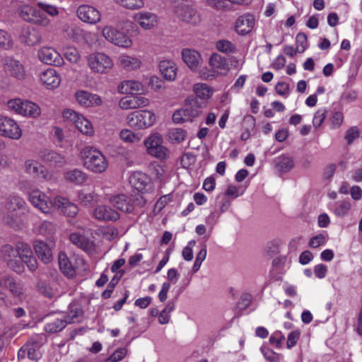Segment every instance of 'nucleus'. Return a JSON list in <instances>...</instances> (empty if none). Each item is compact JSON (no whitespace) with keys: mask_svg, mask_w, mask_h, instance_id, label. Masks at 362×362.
I'll return each mask as SVG.
<instances>
[{"mask_svg":"<svg viewBox=\"0 0 362 362\" xmlns=\"http://www.w3.org/2000/svg\"><path fill=\"white\" fill-rule=\"evenodd\" d=\"M0 135L11 139L18 140L22 136V130L18 124L6 116H0Z\"/></svg>","mask_w":362,"mask_h":362,"instance_id":"obj_14","label":"nucleus"},{"mask_svg":"<svg viewBox=\"0 0 362 362\" xmlns=\"http://www.w3.org/2000/svg\"><path fill=\"white\" fill-rule=\"evenodd\" d=\"M40 80L49 89L57 88L61 83V76L57 71L49 68L40 74Z\"/></svg>","mask_w":362,"mask_h":362,"instance_id":"obj_25","label":"nucleus"},{"mask_svg":"<svg viewBox=\"0 0 362 362\" xmlns=\"http://www.w3.org/2000/svg\"><path fill=\"white\" fill-rule=\"evenodd\" d=\"M7 106L11 111L24 117L37 118L41 114V109L38 105L21 98L8 100Z\"/></svg>","mask_w":362,"mask_h":362,"instance_id":"obj_6","label":"nucleus"},{"mask_svg":"<svg viewBox=\"0 0 362 362\" xmlns=\"http://www.w3.org/2000/svg\"><path fill=\"white\" fill-rule=\"evenodd\" d=\"M163 136L159 133L151 134L144 141L147 152L151 156L160 160L168 157V150L163 145Z\"/></svg>","mask_w":362,"mask_h":362,"instance_id":"obj_9","label":"nucleus"},{"mask_svg":"<svg viewBox=\"0 0 362 362\" xmlns=\"http://www.w3.org/2000/svg\"><path fill=\"white\" fill-rule=\"evenodd\" d=\"M216 49L224 54H233L237 52L236 46L228 40H220L216 42Z\"/></svg>","mask_w":362,"mask_h":362,"instance_id":"obj_46","label":"nucleus"},{"mask_svg":"<svg viewBox=\"0 0 362 362\" xmlns=\"http://www.w3.org/2000/svg\"><path fill=\"white\" fill-rule=\"evenodd\" d=\"M70 241L86 252L91 250L93 243L86 238L78 233H73L69 235Z\"/></svg>","mask_w":362,"mask_h":362,"instance_id":"obj_40","label":"nucleus"},{"mask_svg":"<svg viewBox=\"0 0 362 362\" xmlns=\"http://www.w3.org/2000/svg\"><path fill=\"white\" fill-rule=\"evenodd\" d=\"M37 54L39 59L46 64L59 66L64 64L62 56L52 47H43L39 49Z\"/></svg>","mask_w":362,"mask_h":362,"instance_id":"obj_16","label":"nucleus"},{"mask_svg":"<svg viewBox=\"0 0 362 362\" xmlns=\"http://www.w3.org/2000/svg\"><path fill=\"white\" fill-rule=\"evenodd\" d=\"M35 341H29L26 343L18 353V357L23 358L27 354L30 360H37L40 357V353L35 349Z\"/></svg>","mask_w":362,"mask_h":362,"instance_id":"obj_38","label":"nucleus"},{"mask_svg":"<svg viewBox=\"0 0 362 362\" xmlns=\"http://www.w3.org/2000/svg\"><path fill=\"white\" fill-rule=\"evenodd\" d=\"M108 201L117 210L129 214L146 204L145 198L139 193L131 197L124 194H112L108 197Z\"/></svg>","mask_w":362,"mask_h":362,"instance_id":"obj_5","label":"nucleus"},{"mask_svg":"<svg viewBox=\"0 0 362 362\" xmlns=\"http://www.w3.org/2000/svg\"><path fill=\"white\" fill-rule=\"evenodd\" d=\"M187 136V131L181 128H171L168 132V138L173 144H180L184 141Z\"/></svg>","mask_w":362,"mask_h":362,"instance_id":"obj_42","label":"nucleus"},{"mask_svg":"<svg viewBox=\"0 0 362 362\" xmlns=\"http://www.w3.org/2000/svg\"><path fill=\"white\" fill-rule=\"evenodd\" d=\"M1 253L6 262L7 259L20 257L30 271L33 272L37 268V262L27 243H18L15 248L10 245H5L2 247Z\"/></svg>","mask_w":362,"mask_h":362,"instance_id":"obj_2","label":"nucleus"},{"mask_svg":"<svg viewBox=\"0 0 362 362\" xmlns=\"http://www.w3.org/2000/svg\"><path fill=\"white\" fill-rule=\"evenodd\" d=\"M66 325L67 323L63 317L57 318L54 321L47 324L45 326V330L50 333L57 332L62 330Z\"/></svg>","mask_w":362,"mask_h":362,"instance_id":"obj_48","label":"nucleus"},{"mask_svg":"<svg viewBox=\"0 0 362 362\" xmlns=\"http://www.w3.org/2000/svg\"><path fill=\"white\" fill-rule=\"evenodd\" d=\"M119 65L126 71H134L139 69L141 61L136 57L122 54L118 59Z\"/></svg>","mask_w":362,"mask_h":362,"instance_id":"obj_34","label":"nucleus"},{"mask_svg":"<svg viewBox=\"0 0 362 362\" xmlns=\"http://www.w3.org/2000/svg\"><path fill=\"white\" fill-rule=\"evenodd\" d=\"M37 6L40 8V10L42 12L44 13H46L52 17H55L59 14L58 8L54 5L45 4L43 2H38Z\"/></svg>","mask_w":362,"mask_h":362,"instance_id":"obj_56","label":"nucleus"},{"mask_svg":"<svg viewBox=\"0 0 362 362\" xmlns=\"http://www.w3.org/2000/svg\"><path fill=\"white\" fill-rule=\"evenodd\" d=\"M63 117L71 122H72L76 127L83 134L86 136H93L94 134V129L91 122L87 119L83 115L78 113L77 112L66 109L63 112Z\"/></svg>","mask_w":362,"mask_h":362,"instance_id":"obj_12","label":"nucleus"},{"mask_svg":"<svg viewBox=\"0 0 362 362\" xmlns=\"http://www.w3.org/2000/svg\"><path fill=\"white\" fill-rule=\"evenodd\" d=\"M12 46L11 36L4 30H0V47L8 49Z\"/></svg>","mask_w":362,"mask_h":362,"instance_id":"obj_61","label":"nucleus"},{"mask_svg":"<svg viewBox=\"0 0 362 362\" xmlns=\"http://www.w3.org/2000/svg\"><path fill=\"white\" fill-rule=\"evenodd\" d=\"M93 216L99 221H115L119 214L107 205H99L94 209Z\"/></svg>","mask_w":362,"mask_h":362,"instance_id":"obj_24","label":"nucleus"},{"mask_svg":"<svg viewBox=\"0 0 362 362\" xmlns=\"http://www.w3.org/2000/svg\"><path fill=\"white\" fill-rule=\"evenodd\" d=\"M83 313L81 306L77 303H73L69 305L67 315L63 318L67 324L76 323L81 321Z\"/></svg>","mask_w":362,"mask_h":362,"instance_id":"obj_37","label":"nucleus"},{"mask_svg":"<svg viewBox=\"0 0 362 362\" xmlns=\"http://www.w3.org/2000/svg\"><path fill=\"white\" fill-rule=\"evenodd\" d=\"M59 267L61 272L67 277L72 278L76 275L75 267L71 264L66 255L62 252L59 254Z\"/></svg>","mask_w":362,"mask_h":362,"instance_id":"obj_36","label":"nucleus"},{"mask_svg":"<svg viewBox=\"0 0 362 362\" xmlns=\"http://www.w3.org/2000/svg\"><path fill=\"white\" fill-rule=\"evenodd\" d=\"M274 347L270 342L269 341V344H264L261 348V351L264 355V358L272 362L278 361L280 358V356L278 354L274 352L272 348Z\"/></svg>","mask_w":362,"mask_h":362,"instance_id":"obj_51","label":"nucleus"},{"mask_svg":"<svg viewBox=\"0 0 362 362\" xmlns=\"http://www.w3.org/2000/svg\"><path fill=\"white\" fill-rule=\"evenodd\" d=\"M54 205L56 209L60 210L62 214L67 216L74 217L78 212V208L76 204L61 196H57L54 198Z\"/></svg>","mask_w":362,"mask_h":362,"instance_id":"obj_21","label":"nucleus"},{"mask_svg":"<svg viewBox=\"0 0 362 362\" xmlns=\"http://www.w3.org/2000/svg\"><path fill=\"white\" fill-rule=\"evenodd\" d=\"M351 208V204L349 201H342L337 203L336 207L334 209V213L339 217H344L349 214Z\"/></svg>","mask_w":362,"mask_h":362,"instance_id":"obj_52","label":"nucleus"},{"mask_svg":"<svg viewBox=\"0 0 362 362\" xmlns=\"http://www.w3.org/2000/svg\"><path fill=\"white\" fill-rule=\"evenodd\" d=\"M19 15L24 21L40 26L47 27L50 23V21L45 13L40 9L28 5L21 8Z\"/></svg>","mask_w":362,"mask_h":362,"instance_id":"obj_11","label":"nucleus"},{"mask_svg":"<svg viewBox=\"0 0 362 362\" xmlns=\"http://www.w3.org/2000/svg\"><path fill=\"white\" fill-rule=\"evenodd\" d=\"M189 103L184 108L175 111L173 115V120L175 123L192 121L202 113V106L197 98L187 100Z\"/></svg>","mask_w":362,"mask_h":362,"instance_id":"obj_8","label":"nucleus"},{"mask_svg":"<svg viewBox=\"0 0 362 362\" xmlns=\"http://www.w3.org/2000/svg\"><path fill=\"white\" fill-rule=\"evenodd\" d=\"M112 43L117 46L124 48L130 47L133 44L132 40L130 39V37L122 32L117 33Z\"/></svg>","mask_w":362,"mask_h":362,"instance_id":"obj_50","label":"nucleus"},{"mask_svg":"<svg viewBox=\"0 0 362 362\" xmlns=\"http://www.w3.org/2000/svg\"><path fill=\"white\" fill-rule=\"evenodd\" d=\"M24 168L25 172L33 177L46 178V172L44 166L37 160L28 159L25 161Z\"/></svg>","mask_w":362,"mask_h":362,"instance_id":"obj_31","label":"nucleus"},{"mask_svg":"<svg viewBox=\"0 0 362 362\" xmlns=\"http://www.w3.org/2000/svg\"><path fill=\"white\" fill-rule=\"evenodd\" d=\"M120 139L126 143H136L141 141V136L138 134H135L130 129H124L120 132Z\"/></svg>","mask_w":362,"mask_h":362,"instance_id":"obj_47","label":"nucleus"},{"mask_svg":"<svg viewBox=\"0 0 362 362\" xmlns=\"http://www.w3.org/2000/svg\"><path fill=\"white\" fill-rule=\"evenodd\" d=\"M34 249L38 258L44 263H49L53 259L51 247L42 240H36Z\"/></svg>","mask_w":362,"mask_h":362,"instance_id":"obj_30","label":"nucleus"},{"mask_svg":"<svg viewBox=\"0 0 362 362\" xmlns=\"http://www.w3.org/2000/svg\"><path fill=\"white\" fill-rule=\"evenodd\" d=\"M308 46V39L305 34L299 33L296 35V47L298 52L303 53Z\"/></svg>","mask_w":362,"mask_h":362,"instance_id":"obj_59","label":"nucleus"},{"mask_svg":"<svg viewBox=\"0 0 362 362\" xmlns=\"http://www.w3.org/2000/svg\"><path fill=\"white\" fill-rule=\"evenodd\" d=\"M24 261L20 257L15 259H7L8 266L16 273H22L24 271Z\"/></svg>","mask_w":362,"mask_h":362,"instance_id":"obj_54","label":"nucleus"},{"mask_svg":"<svg viewBox=\"0 0 362 362\" xmlns=\"http://www.w3.org/2000/svg\"><path fill=\"white\" fill-rule=\"evenodd\" d=\"M115 1L123 8L132 10L139 9L144 6V0H115Z\"/></svg>","mask_w":362,"mask_h":362,"instance_id":"obj_49","label":"nucleus"},{"mask_svg":"<svg viewBox=\"0 0 362 362\" xmlns=\"http://www.w3.org/2000/svg\"><path fill=\"white\" fill-rule=\"evenodd\" d=\"M28 209L23 198L18 195H11L4 203L2 221L13 229H20L23 226L22 217L28 212Z\"/></svg>","mask_w":362,"mask_h":362,"instance_id":"obj_1","label":"nucleus"},{"mask_svg":"<svg viewBox=\"0 0 362 362\" xmlns=\"http://www.w3.org/2000/svg\"><path fill=\"white\" fill-rule=\"evenodd\" d=\"M360 136V132L356 127H352L349 128L345 136L348 144H351L354 141Z\"/></svg>","mask_w":362,"mask_h":362,"instance_id":"obj_62","label":"nucleus"},{"mask_svg":"<svg viewBox=\"0 0 362 362\" xmlns=\"http://www.w3.org/2000/svg\"><path fill=\"white\" fill-rule=\"evenodd\" d=\"M195 156L191 153H185L181 158L180 163L183 168H187L194 164Z\"/></svg>","mask_w":362,"mask_h":362,"instance_id":"obj_63","label":"nucleus"},{"mask_svg":"<svg viewBox=\"0 0 362 362\" xmlns=\"http://www.w3.org/2000/svg\"><path fill=\"white\" fill-rule=\"evenodd\" d=\"M159 70L162 76L168 81H174L177 76V67L170 60H163L159 63Z\"/></svg>","mask_w":362,"mask_h":362,"instance_id":"obj_29","label":"nucleus"},{"mask_svg":"<svg viewBox=\"0 0 362 362\" xmlns=\"http://www.w3.org/2000/svg\"><path fill=\"white\" fill-rule=\"evenodd\" d=\"M170 9L181 21L197 25L201 16L190 0H170Z\"/></svg>","mask_w":362,"mask_h":362,"instance_id":"obj_3","label":"nucleus"},{"mask_svg":"<svg viewBox=\"0 0 362 362\" xmlns=\"http://www.w3.org/2000/svg\"><path fill=\"white\" fill-rule=\"evenodd\" d=\"M64 56L71 63H77L80 59V54L76 48L69 47L64 49Z\"/></svg>","mask_w":362,"mask_h":362,"instance_id":"obj_57","label":"nucleus"},{"mask_svg":"<svg viewBox=\"0 0 362 362\" xmlns=\"http://www.w3.org/2000/svg\"><path fill=\"white\" fill-rule=\"evenodd\" d=\"M143 83L136 80H126L118 86V90L122 94H135L144 91Z\"/></svg>","mask_w":362,"mask_h":362,"instance_id":"obj_33","label":"nucleus"},{"mask_svg":"<svg viewBox=\"0 0 362 362\" xmlns=\"http://www.w3.org/2000/svg\"><path fill=\"white\" fill-rule=\"evenodd\" d=\"M80 155L83 160L84 166L93 173H102L108 167L105 156L101 151L92 146H86L82 148Z\"/></svg>","mask_w":362,"mask_h":362,"instance_id":"obj_4","label":"nucleus"},{"mask_svg":"<svg viewBox=\"0 0 362 362\" xmlns=\"http://www.w3.org/2000/svg\"><path fill=\"white\" fill-rule=\"evenodd\" d=\"M3 66L6 74L18 80L24 78L25 70L18 61L11 57H6L3 59Z\"/></svg>","mask_w":362,"mask_h":362,"instance_id":"obj_20","label":"nucleus"},{"mask_svg":"<svg viewBox=\"0 0 362 362\" xmlns=\"http://www.w3.org/2000/svg\"><path fill=\"white\" fill-rule=\"evenodd\" d=\"M28 200L36 209L44 214H49L54 205V202L45 192L36 189L28 193Z\"/></svg>","mask_w":362,"mask_h":362,"instance_id":"obj_13","label":"nucleus"},{"mask_svg":"<svg viewBox=\"0 0 362 362\" xmlns=\"http://www.w3.org/2000/svg\"><path fill=\"white\" fill-rule=\"evenodd\" d=\"M76 201L82 206L90 207L95 203L96 197L94 193L78 191Z\"/></svg>","mask_w":362,"mask_h":362,"instance_id":"obj_44","label":"nucleus"},{"mask_svg":"<svg viewBox=\"0 0 362 362\" xmlns=\"http://www.w3.org/2000/svg\"><path fill=\"white\" fill-rule=\"evenodd\" d=\"M130 185L141 192H148L153 189L151 178L144 173L136 171L129 179Z\"/></svg>","mask_w":362,"mask_h":362,"instance_id":"obj_15","label":"nucleus"},{"mask_svg":"<svg viewBox=\"0 0 362 362\" xmlns=\"http://www.w3.org/2000/svg\"><path fill=\"white\" fill-rule=\"evenodd\" d=\"M134 21L144 29L150 30L158 23L157 16L151 12H139L134 16Z\"/></svg>","mask_w":362,"mask_h":362,"instance_id":"obj_23","label":"nucleus"},{"mask_svg":"<svg viewBox=\"0 0 362 362\" xmlns=\"http://www.w3.org/2000/svg\"><path fill=\"white\" fill-rule=\"evenodd\" d=\"M209 65L216 71L217 75H225L229 71L228 64L226 58L218 54H211Z\"/></svg>","mask_w":362,"mask_h":362,"instance_id":"obj_32","label":"nucleus"},{"mask_svg":"<svg viewBox=\"0 0 362 362\" xmlns=\"http://www.w3.org/2000/svg\"><path fill=\"white\" fill-rule=\"evenodd\" d=\"M76 13L80 20L90 24H95L101 18L100 11L95 7L89 5L80 6Z\"/></svg>","mask_w":362,"mask_h":362,"instance_id":"obj_18","label":"nucleus"},{"mask_svg":"<svg viewBox=\"0 0 362 362\" xmlns=\"http://www.w3.org/2000/svg\"><path fill=\"white\" fill-rule=\"evenodd\" d=\"M255 25V18L252 15L246 13L238 17L235 23V30L238 35H245L250 33Z\"/></svg>","mask_w":362,"mask_h":362,"instance_id":"obj_22","label":"nucleus"},{"mask_svg":"<svg viewBox=\"0 0 362 362\" xmlns=\"http://www.w3.org/2000/svg\"><path fill=\"white\" fill-rule=\"evenodd\" d=\"M88 64L94 73L104 74L113 66L112 59L102 52H95L87 57Z\"/></svg>","mask_w":362,"mask_h":362,"instance_id":"obj_10","label":"nucleus"},{"mask_svg":"<svg viewBox=\"0 0 362 362\" xmlns=\"http://www.w3.org/2000/svg\"><path fill=\"white\" fill-rule=\"evenodd\" d=\"M20 41L28 46H33L39 43L41 40V37L34 28L29 26L24 27L21 29L19 35Z\"/></svg>","mask_w":362,"mask_h":362,"instance_id":"obj_28","label":"nucleus"},{"mask_svg":"<svg viewBox=\"0 0 362 362\" xmlns=\"http://www.w3.org/2000/svg\"><path fill=\"white\" fill-rule=\"evenodd\" d=\"M64 31L66 36L70 40L75 42H80L82 40L83 30L76 25H66L64 26Z\"/></svg>","mask_w":362,"mask_h":362,"instance_id":"obj_45","label":"nucleus"},{"mask_svg":"<svg viewBox=\"0 0 362 362\" xmlns=\"http://www.w3.org/2000/svg\"><path fill=\"white\" fill-rule=\"evenodd\" d=\"M196 245L195 240H190L187 245L183 248L182 256L186 261H191L193 259V247Z\"/></svg>","mask_w":362,"mask_h":362,"instance_id":"obj_58","label":"nucleus"},{"mask_svg":"<svg viewBox=\"0 0 362 362\" xmlns=\"http://www.w3.org/2000/svg\"><path fill=\"white\" fill-rule=\"evenodd\" d=\"M36 287L38 291L46 297L52 298L55 295L54 289L52 287H50L47 283L45 281H39L37 283Z\"/></svg>","mask_w":362,"mask_h":362,"instance_id":"obj_53","label":"nucleus"},{"mask_svg":"<svg viewBox=\"0 0 362 362\" xmlns=\"http://www.w3.org/2000/svg\"><path fill=\"white\" fill-rule=\"evenodd\" d=\"M4 286L10 291L11 295L18 299H22L24 296V286L20 281L13 279L6 278L4 280Z\"/></svg>","mask_w":362,"mask_h":362,"instance_id":"obj_35","label":"nucleus"},{"mask_svg":"<svg viewBox=\"0 0 362 362\" xmlns=\"http://www.w3.org/2000/svg\"><path fill=\"white\" fill-rule=\"evenodd\" d=\"M326 236L323 234H319L313 237L309 241V246L317 248L325 244Z\"/></svg>","mask_w":362,"mask_h":362,"instance_id":"obj_64","label":"nucleus"},{"mask_svg":"<svg viewBox=\"0 0 362 362\" xmlns=\"http://www.w3.org/2000/svg\"><path fill=\"white\" fill-rule=\"evenodd\" d=\"M327 115V110L325 109L318 110L314 115L313 124L316 128H318L323 123Z\"/></svg>","mask_w":362,"mask_h":362,"instance_id":"obj_60","label":"nucleus"},{"mask_svg":"<svg viewBox=\"0 0 362 362\" xmlns=\"http://www.w3.org/2000/svg\"><path fill=\"white\" fill-rule=\"evenodd\" d=\"M275 163L276 170L282 173L289 171L294 166L293 159L286 156H281L276 158Z\"/></svg>","mask_w":362,"mask_h":362,"instance_id":"obj_43","label":"nucleus"},{"mask_svg":"<svg viewBox=\"0 0 362 362\" xmlns=\"http://www.w3.org/2000/svg\"><path fill=\"white\" fill-rule=\"evenodd\" d=\"M127 354V349L126 348H119L116 349L105 362H119L122 361Z\"/></svg>","mask_w":362,"mask_h":362,"instance_id":"obj_55","label":"nucleus"},{"mask_svg":"<svg viewBox=\"0 0 362 362\" xmlns=\"http://www.w3.org/2000/svg\"><path fill=\"white\" fill-rule=\"evenodd\" d=\"M149 104V100L142 95H136L124 96L119 101V106L122 110L137 109L144 107Z\"/></svg>","mask_w":362,"mask_h":362,"instance_id":"obj_19","label":"nucleus"},{"mask_svg":"<svg viewBox=\"0 0 362 362\" xmlns=\"http://www.w3.org/2000/svg\"><path fill=\"white\" fill-rule=\"evenodd\" d=\"M75 98L81 106L86 107L100 106L103 104L100 96L83 90H77L75 93Z\"/></svg>","mask_w":362,"mask_h":362,"instance_id":"obj_17","label":"nucleus"},{"mask_svg":"<svg viewBox=\"0 0 362 362\" xmlns=\"http://www.w3.org/2000/svg\"><path fill=\"white\" fill-rule=\"evenodd\" d=\"M64 177L68 182L75 185H82L87 180L88 176L84 172L78 169H74L67 171L64 174Z\"/></svg>","mask_w":362,"mask_h":362,"instance_id":"obj_39","label":"nucleus"},{"mask_svg":"<svg viewBox=\"0 0 362 362\" xmlns=\"http://www.w3.org/2000/svg\"><path fill=\"white\" fill-rule=\"evenodd\" d=\"M193 91L197 98L204 100L209 99L213 93V89L207 84L203 83L194 84Z\"/></svg>","mask_w":362,"mask_h":362,"instance_id":"obj_41","label":"nucleus"},{"mask_svg":"<svg viewBox=\"0 0 362 362\" xmlns=\"http://www.w3.org/2000/svg\"><path fill=\"white\" fill-rule=\"evenodd\" d=\"M40 158L53 167H62L66 163L65 157L54 151L45 150L40 153Z\"/></svg>","mask_w":362,"mask_h":362,"instance_id":"obj_27","label":"nucleus"},{"mask_svg":"<svg viewBox=\"0 0 362 362\" xmlns=\"http://www.w3.org/2000/svg\"><path fill=\"white\" fill-rule=\"evenodd\" d=\"M182 57L185 63L192 71H197L202 61L201 54L192 49H184Z\"/></svg>","mask_w":362,"mask_h":362,"instance_id":"obj_26","label":"nucleus"},{"mask_svg":"<svg viewBox=\"0 0 362 362\" xmlns=\"http://www.w3.org/2000/svg\"><path fill=\"white\" fill-rule=\"evenodd\" d=\"M156 122V115L147 110L131 112L127 117L129 127L134 129H143L151 127Z\"/></svg>","mask_w":362,"mask_h":362,"instance_id":"obj_7","label":"nucleus"}]
</instances>
